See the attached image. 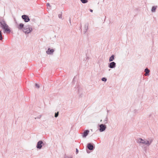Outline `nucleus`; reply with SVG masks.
Listing matches in <instances>:
<instances>
[{"instance_id":"obj_1","label":"nucleus","mask_w":158,"mask_h":158,"mask_svg":"<svg viewBox=\"0 0 158 158\" xmlns=\"http://www.w3.org/2000/svg\"><path fill=\"white\" fill-rule=\"evenodd\" d=\"M0 26L4 30V33H10V30L9 26L6 24L5 21L2 20L0 21Z\"/></svg>"},{"instance_id":"obj_2","label":"nucleus","mask_w":158,"mask_h":158,"mask_svg":"<svg viewBox=\"0 0 158 158\" xmlns=\"http://www.w3.org/2000/svg\"><path fill=\"white\" fill-rule=\"evenodd\" d=\"M137 141L139 143H141L143 144L145 143L146 144H149L148 141H145L140 138H139L138 139Z\"/></svg>"},{"instance_id":"obj_3","label":"nucleus","mask_w":158,"mask_h":158,"mask_svg":"<svg viewBox=\"0 0 158 158\" xmlns=\"http://www.w3.org/2000/svg\"><path fill=\"white\" fill-rule=\"evenodd\" d=\"M32 29L31 27H29L26 28H24L23 31L25 33H29L32 31Z\"/></svg>"},{"instance_id":"obj_4","label":"nucleus","mask_w":158,"mask_h":158,"mask_svg":"<svg viewBox=\"0 0 158 158\" xmlns=\"http://www.w3.org/2000/svg\"><path fill=\"white\" fill-rule=\"evenodd\" d=\"M22 18L24 20L25 22H28L30 20L28 17L25 15H22Z\"/></svg>"},{"instance_id":"obj_5","label":"nucleus","mask_w":158,"mask_h":158,"mask_svg":"<svg viewBox=\"0 0 158 158\" xmlns=\"http://www.w3.org/2000/svg\"><path fill=\"white\" fill-rule=\"evenodd\" d=\"M100 131L101 132H102V131H104L105 130L106 128V127L105 126V125H104L102 124H101L100 126Z\"/></svg>"},{"instance_id":"obj_6","label":"nucleus","mask_w":158,"mask_h":158,"mask_svg":"<svg viewBox=\"0 0 158 158\" xmlns=\"http://www.w3.org/2000/svg\"><path fill=\"white\" fill-rule=\"evenodd\" d=\"M43 143V142L42 141H39L37 143V148H38L40 149L42 148V144Z\"/></svg>"},{"instance_id":"obj_7","label":"nucleus","mask_w":158,"mask_h":158,"mask_svg":"<svg viewBox=\"0 0 158 158\" xmlns=\"http://www.w3.org/2000/svg\"><path fill=\"white\" fill-rule=\"evenodd\" d=\"M89 132V131L88 130L85 131L83 133V136L85 137L88 134Z\"/></svg>"},{"instance_id":"obj_8","label":"nucleus","mask_w":158,"mask_h":158,"mask_svg":"<svg viewBox=\"0 0 158 158\" xmlns=\"http://www.w3.org/2000/svg\"><path fill=\"white\" fill-rule=\"evenodd\" d=\"M116 64L114 62L110 63V64L109 67L110 68H113L115 67Z\"/></svg>"},{"instance_id":"obj_9","label":"nucleus","mask_w":158,"mask_h":158,"mask_svg":"<svg viewBox=\"0 0 158 158\" xmlns=\"http://www.w3.org/2000/svg\"><path fill=\"white\" fill-rule=\"evenodd\" d=\"M87 147L88 149L90 150H92L93 149V146L90 143H88L87 145Z\"/></svg>"},{"instance_id":"obj_10","label":"nucleus","mask_w":158,"mask_h":158,"mask_svg":"<svg viewBox=\"0 0 158 158\" xmlns=\"http://www.w3.org/2000/svg\"><path fill=\"white\" fill-rule=\"evenodd\" d=\"M54 52V50L53 49H48V51H47V53L48 54H51V53H52Z\"/></svg>"},{"instance_id":"obj_11","label":"nucleus","mask_w":158,"mask_h":158,"mask_svg":"<svg viewBox=\"0 0 158 158\" xmlns=\"http://www.w3.org/2000/svg\"><path fill=\"white\" fill-rule=\"evenodd\" d=\"M23 26H24L23 24L22 23H20L19 24L18 28L19 29H21L23 27Z\"/></svg>"},{"instance_id":"obj_12","label":"nucleus","mask_w":158,"mask_h":158,"mask_svg":"<svg viewBox=\"0 0 158 158\" xmlns=\"http://www.w3.org/2000/svg\"><path fill=\"white\" fill-rule=\"evenodd\" d=\"M145 71L146 73L144 75L145 76H147V74L149 73L150 71L148 69H146L145 70Z\"/></svg>"},{"instance_id":"obj_13","label":"nucleus","mask_w":158,"mask_h":158,"mask_svg":"<svg viewBox=\"0 0 158 158\" xmlns=\"http://www.w3.org/2000/svg\"><path fill=\"white\" fill-rule=\"evenodd\" d=\"M114 55H112L110 57V59H109V61H112L114 59Z\"/></svg>"},{"instance_id":"obj_14","label":"nucleus","mask_w":158,"mask_h":158,"mask_svg":"<svg viewBox=\"0 0 158 158\" xmlns=\"http://www.w3.org/2000/svg\"><path fill=\"white\" fill-rule=\"evenodd\" d=\"M156 9V7L155 6H153L152 8V12H155Z\"/></svg>"},{"instance_id":"obj_15","label":"nucleus","mask_w":158,"mask_h":158,"mask_svg":"<svg viewBox=\"0 0 158 158\" xmlns=\"http://www.w3.org/2000/svg\"><path fill=\"white\" fill-rule=\"evenodd\" d=\"M81 1L83 3H86L88 2V1L87 0H81Z\"/></svg>"},{"instance_id":"obj_16","label":"nucleus","mask_w":158,"mask_h":158,"mask_svg":"<svg viewBox=\"0 0 158 158\" xmlns=\"http://www.w3.org/2000/svg\"><path fill=\"white\" fill-rule=\"evenodd\" d=\"M2 32L0 31V40H2Z\"/></svg>"},{"instance_id":"obj_17","label":"nucleus","mask_w":158,"mask_h":158,"mask_svg":"<svg viewBox=\"0 0 158 158\" xmlns=\"http://www.w3.org/2000/svg\"><path fill=\"white\" fill-rule=\"evenodd\" d=\"M58 115V112H57V113H56L55 114V117H57Z\"/></svg>"},{"instance_id":"obj_18","label":"nucleus","mask_w":158,"mask_h":158,"mask_svg":"<svg viewBox=\"0 0 158 158\" xmlns=\"http://www.w3.org/2000/svg\"><path fill=\"white\" fill-rule=\"evenodd\" d=\"M102 81H106V79L104 77L102 78Z\"/></svg>"},{"instance_id":"obj_19","label":"nucleus","mask_w":158,"mask_h":158,"mask_svg":"<svg viewBox=\"0 0 158 158\" xmlns=\"http://www.w3.org/2000/svg\"><path fill=\"white\" fill-rule=\"evenodd\" d=\"M35 85L36 87H37L38 88H39V86L37 84H36Z\"/></svg>"},{"instance_id":"obj_20","label":"nucleus","mask_w":158,"mask_h":158,"mask_svg":"<svg viewBox=\"0 0 158 158\" xmlns=\"http://www.w3.org/2000/svg\"><path fill=\"white\" fill-rule=\"evenodd\" d=\"M59 17L60 18H61L62 17V14H60L59 15Z\"/></svg>"},{"instance_id":"obj_21","label":"nucleus","mask_w":158,"mask_h":158,"mask_svg":"<svg viewBox=\"0 0 158 158\" xmlns=\"http://www.w3.org/2000/svg\"><path fill=\"white\" fill-rule=\"evenodd\" d=\"M76 152L77 153H78V150H77V149H76Z\"/></svg>"},{"instance_id":"obj_22","label":"nucleus","mask_w":158,"mask_h":158,"mask_svg":"<svg viewBox=\"0 0 158 158\" xmlns=\"http://www.w3.org/2000/svg\"><path fill=\"white\" fill-rule=\"evenodd\" d=\"M90 11L91 12H93V10L91 9H90Z\"/></svg>"},{"instance_id":"obj_23","label":"nucleus","mask_w":158,"mask_h":158,"mask_svg":"<svg viewBox=\"0 0 158 158\" xmlns=\"http://www.w3.org/2000/svg\"><path fill=\"white\" fill-rule=\"evenodd\" d=\"M47 6H50L49 4H48H48H47Z\"/></svg>"}]
</instances>
